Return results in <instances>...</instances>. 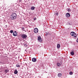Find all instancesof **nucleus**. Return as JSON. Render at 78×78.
Returning <instances> with one entry per match:
<instances>
[{
  "label": "nucleus",
  "mask_w": 78,
  "mask_h": 78,
  "mask_svg": "<svg viewBox=\"0 0 78 78\" xmlns=\"http://www.w3.org/2000/svg\"><path fill=\"white\" fill-rule=\"evenodd\" d=\"M62 76V74L61 73H58V76H59V77H60V76Z\"/></svg>",
  "instance_id": "obj_14"
},
{
  "label": "nucleus",
  "mask_w": 78,
  "mask_h": 78,
  "mask_svg": "<svg viewBox=\"0 0 78 78\" xmlns=\"http://www.w3.org/2000/svg\"><path fill=\"white\" fill-rule=\"evenodd\" d=\"M67 24L68 25H72V23L71 22H68V23Z\"/></svg>",
  "instance_id": "obj_15"
},
{
  "label": "nucleus",
  "mask_w": 78,
  "mask_h": 78,
  "mask_svg": "<svg viewBox=\"0 0 78 78\" xmlns=\"http://www.w3.org/2000/svg\"><path fill=\"white\" fill-rule=\"evenodd\" d=\"M72 51L73 52H75V49H73Z\"/></svg>",
  "instance_id": "obj_19"
},
{
  "label": "nucleus",
  "mask_w": 78,
  "mask_h": 78,
  "mask_svg": "<svg viewBox=\"0 0 78 78\" xmlns=\"http://www.w3.org/2000/svg\"><path fill=\"white\" fill-rule=\"evenodd\" d=\"M16 17H17V14L16 13H12L10 16V18L12 20L16 19Z\"/></svg>",
  "instance_id": "obj_1"
},
{
  "label": "nucleus",
  "mask_w": 78,
  "mask_h": 78,
  "mask_svg": "<svg viewBox=\"0 0 78 78\" xmlns=\"http://www.w3.org/2000/svg\"><path fill=\"white\" fill-rule=\"evenodd\" d=\"M57 48H60V44H58L57 45Z\"/></svg>",
  "instance_id": "obj_13"
},
{
  "label": "nucleus",
  "mask_w": 78,
  "mask_h": 78,
  "mask_svg": "<svg viewBox=\"0 0 78 78\" xmlns=\"http://www.w3.org/2000/svg\"><path fill=\"white\" fill-rule=\"evenodd\" d=\"M34 32L35 33H38V29L37 28H35L34 30Z\"/></svg>",
  "instance_id": "obj_4"
},
{
  "label": "nucleus",
  "mask_w": 78,
  "mask_h": 78,
  "mask_svg": "<svg viewBox=\"0 0 78 78\" xmlns=\"http://www.w3.org/2000/svg\"><path fill=\"white\" fill-rule=\"evenodd\" d=\"M57 66L58 67H60L61 66V64L59 63H58L57 64Z\"/></svg>",
  "instance_id": "obj_10"
},
{
  "label": "nucleus",
  "mask_w": 78,
  "mask_h": 78,
  "mask_svg": "<svg viewBox=\"0 0 78 78\" xmlns=\"http://www.w3.org/2000/svg\"><path fill=\"white\" fill-rule=\"evenodd\" d=\"M71 11V9H68V12H69Z\"/></svg>",
  "instance_id": "obj_22"
},
{
  "label": "nucleus",
  "mask_w": 78,
  "mask_h": 78,
  "mask_svg": "<svg viewBox=\"0 0 78 78\" xmlns=\"http://www.w3.org/2000/svg\"><path fill=\"white\" fill-rule=\"evenodd\" d=\"M77 42H78V38H77V40H76Z\"/></svg>",
  "instance_id": "obj_26"
},
{
  "label": "nucleus",
  "mask_w": 78,
  "mask_h": 78,
  "mask_svg": "<svg viewBox=\"0 0 78 78\" xmlns=\"http://www.w3.org/2000/svg\"><path fill=\"white\" fill-rule=\"evenodd\" d=\"M48 34H49L48 33L46 32V33L45 34V36H47V35H48Z\"/></svg>",
  "instance_id": "obj_17"
},
{
  "label": "nucleus",
  "mask_w": 78,
  "mask_h": 78,
  "mask_svg": "<svg viewBox=\"0 0 78 78\" xmlns=\"http://www.w3.org/2000/svg\"><path fill=\"white\" fill-rule=\"evenodd\" d=\"M72 74H73V72H69V74L70 75H72Z\"/></svg>",
  "instance_id": "obj_18"
},
{
  "label": "nucleus",
  "mask_w": 78,
  "mask_h": 78,
  "mask_svg": "<svg viewBox=\"0 0 78 78\" xmlns=\"http://www.w3.org/2000/svg\"><path fill=\"white\" fill-rule=\"evenodd\" d=\"M13 35L14 36H16L17 35V32L16 31H15L13 33Z\"/></svg>",
  "instance_id": "obj_6"
},
{
  "label": "nucleus",
  "mask_w": 78,
  "mask_h": 78,
  "mask_svg": "<svg viewBox=\"0 0 78 78\" xmlns=\"http://www.w3.org/2000/svg\"><path fill=\"white\" fill-rule=\"evenodd\" d=\"M10 33H13V30H10Z\"/></svg>",
  "instance_id": "obj_21"
},
{
  "label": "nucleus",
  "mask_w": 78,
  "mask_h": 78,
  "mask_svg": "<svg viewBox=\"0 0 78 78\" xmlns=\"http://www.w3.org/2000/svg\"><path fill=\"white\" fill-rule=\"evenodd\" d=\"M32 61H33V62H36V58H33Z\"/></svg>",
  "instance_id": "obj_8"
},
{
  "label": "nucleus",
  "mask_w": 78,
  "mask_h": 78,
  "mask_svg": "<svg viewBox=\"0 0 78 78\" xmlns=\"http://www.w3.org/2000/svg\"><path fill=\"white\" fill-rule=\"evenodd\" d=\"M16 67H20V65L18 64H17L16 65Z\"/></svg>",
  "instance_id": "obj_20"
},
{
  "label": "nucleus",
  "mask_w": 78,
  "mask_h": 78,
  "mask_svg": "<svg viewBox=\"0 0 78 78\" xmlns=\"http://www.w3.org/2000/svg\"><path fill=\"white\" fill-rule=\"evenodd\" d=\"M24 46H25V47H27V45L26 44H25Z\"/></svg>",
  "instance_id": "obj_27"
},
{
  "label": "nucleus",
  "mask_w": 78,
  "mask_h": 78,
  "mask_svg": "<svg viewBox=\"0 0 78 78\" xmlns=\"http://www.w3.org/2000/svg\"><path fill=\"white\" fill-rule=\"evenodd\" d=\"M5 27H7V25H5Z\"/></svg>",
  "instance_id": "obj_28"
},
{
  "label": "nucleus",
  "mask_w": 78,
  "mask_h": 78,
  "mask_svg": "<svg viewBox=\"0 0 78 78\" xmlns=\"http://www.w3.org/2000/svg\"><path fill=\"white\" fill-rule=\"evenodd\" d=\"M5 72H6V73H7V72H9V70L8 69L5 70Z\"/></svg>",
  "instance_id": "obj_16"
},
{
  "label": "nucleus",
  "mask_w": 78,
  "mask_h": 78,
  "mask_svg": "<svg viewBox=\"0 0 78 78\" xmlns=\"http://www.w3.org/2000/svg\"><path fill=\"white\" fill-rule=\"evenodd\" d=\"M66 16L67 17H69L70 16V15L69 13H67L66 14Z\"/></svg>",
  "instance_id": "obj_7"
},
{
  "label": "nucleus",
  "mask_w": 78,
  "mask_h": 78,
  "mask_svg": "<svg viewBox=\"0 0 78 78\" xmlns=\"http://www.w3.org/2000/svg\"><path fill=\"white\" fill-rule=\"evenodd\" d=\"M70 34L72 36H74V37H76V34H75L74 32H72Z\"/></svg>",
  "instance_id": "obj_2"
},
{
  "label": "nucleus",
  "mask_w": 78,
  "mask_h": 78,
  "mask_svg": "<svg viewBox=\"0 0 78 78\" xmlns=\"http://www.w3.org/2000/svg\"><path fill=\"white\" fill-rule=\"evenodd\" d=\"M38 41H39L40 42H42V40L41 39V36H39L38 37Z\"/></svg>",
  "instance_id": "obj_5"
},
{
  "label": "nucleus",
  "mask_w": 78,
  "mask_h": 78,
  "mask_svg": "<svg viewBox=\"0 0 78 78\" xmlns=\"http://www.w3.org/2000/svg\"><path fill=\"white\" fill-rule=\"evenodd\" d=\"M57 15V16H58V12H56L55 14L54 15Z\"/></svg>",
  "instance_id": "obj_24"
},
{
  "label": "nucleus",
  "mask_w": 78,
  "mask_h": 78,
  "mask_svg": "<svg viewBox=\"0 0 78 78\" xmlns=\"http://www.w3.org/2000/svg\"><path fill=\"white\" fill-rule=\"evenodd\" d=\"M74 52L72 51L70 52V54L71 55H74Z\"/></svg>",
  "instance_id": "obj_11"
},
{
  "label": "nucleus",
  "mask_w": 78,
  "mask_h": 78,
  "mask_svg": "<svg viewBox=\"0 0 78 78\" xmlns=\"http://www.w3.org/2000/svg\"><path fill=\"white\" fill-rule=\"evenodd\" d=\"M35 9V7L34 6H32L31 7V10H34V9Z\"/></svg>",
  "instance_id": "obj_12"
},
{
  "label": "nucleus",
  "mask_w": 78,
  "mask_h": 78,
  "mask_svg": "<svg viewBox=\"0 0 78 78\" xmlns=\"http://www.w3.org/2000/svg\"><path fill=\"white\" fill-rule=\"evenodd\" d=\"M36 18H34V20H36Z\"/></svg>",
  "instance_id": "obj_25"
},
{
  "label": "nucleus",
  "mask_w": 78,
  "mask_h": 78,
  "mask_svg": "<svg viewBox=\"0 0 78 78\" xmlns=\"http://www.w3.org/2000/svg\"><path fill=\"white\" fill-rule=\"evenodd\" d=\"M22 31H25V30L24 29V27H23L22 28Z\"/></svg>",
  "instance_id": "obj_23"
},
{
  "label": "nucleus",
  "mask_w": 78,
  "mask_h": 78,
  "mask_svg": "<svg viewBox=\"0 0 78 78\" xmlns=\"http://www.w3.org/2000/svg\"><path fill=\"white\" fill-rule=\"evenodd\" d=\"M18 73V71L17 70V69H15L14 71V73L15 74H17Z\"/></svg>",
  "instance_id": "obj_9"
},
{
  "label": "nucleus",
  "mask_w": 78,
  "mask_h": 78,
  "mask_svg": "<svg viewBox=\"0 0 78 78\" xmlns=\"http://www.w3.org/2000/svg\"><path fill=\"white\" fill-rule=\"evenodd\" d=\"M21 37L23 39H26L27 37V35L23 34L21 35Z\"/></svg>",
  "instance_id": "obj_3"
}]
</instances>
